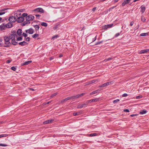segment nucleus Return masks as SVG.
Masks as SVG:
<instances>
[{"instance_id":"1a4fd4ad","label":"nucleus","mask_w":149,"mask_h":149,"mask_svg":"<svg viewBox=\"0 0 149 149\" xmlns=\"http://www.w3.org/2000/svg\"><path fill=\"white\" fill-rule=\"evenodd\" d=\"M99 100V98H95V99H93L91 100H88L86 102L87 103H91L92 102H95L98 101Z\"/></svg>"},{"instance_id":"423d86ee","label":"nucleus","mask_w":149,"mask_h":149,"mask_svg":"<svg viewBox=\"0 0 149 149\" xmlns=\"http://www.w3.org/2000/svg\"><path fill=\"white\" fill-rule=\"evenodd\" d=\"M113 25V24L106 25L102 27V28L103 29H106L108 28H110L112 27Z\"/></svg>"},{"instance_id":"f257e3e1","label":"nucleus","mask_w":149,"mask_h":149,"mask_svg":"<svg viewBox=\"0 0 149 149\" xmlns=\"http://www.w3.org/2000/svg\"><path fill=\"white\" fill-rule=\"evenodd\" d=\"M5 41V44L6 45L5 46L8 47L9 46V45L11 44L10 42H9L10 39L8 37L5 36L4 37Z\"/></svg>"},{"instance_id":"69168bd1","label":"nucleus","mask_w":149,"mask_h":149,"mask_svg":"<svg viewBox=\"0 0 149 149\" xmlns=\"http://www.w3.org/2000/svg\"><path fill=\"white\" fill-rule=\"evenodd\" d=\"M5 13V12H0V15H3Z\"/></svg>"},{"instance_id":"8fccbe9b","label":"nucleus","mask_w":149,"mask_h":149,"mask_svg":"<svg viewBox=\"0 0 149 149\" xmlns=\"http://www.w3.org/2000/svg\"><path fill=\"white\" fill-rule=\"evenodd\" d=\"M49 120V123H52L54 121V120L53 119H52Z\"/></svg>"},{"instance_id":"a18cd8bd","label":"nucleus","mask_w":149,"mask_h":149,"mask_svg":"<svg viewBox=\"0 0 149 149\" xmlns=\"http://www.w3.org/2000/svg\"><path fill=\"white\" fill-rule=\"evenodd\" d=\"M25 40L26 41H29L30 40V38L29 37H27L26 38Z\"/></svg>"},{"instance_id":"5701e85b","label":"nucleus","mask_w":149,"mask_h":149,"mask_svg":"<svg viewBox=\"0 0 149 149\" xmlns=\"http://www.w3.org/2000/svg\"><path fill=\"white\" fill-rule=\"evenodd\" d=\"M147 111L146 110H144L140 111L139 113L141 114H143L146 113H147Z\"/></svg>"},{"instance_id":"f03ea898","label":"nucleus","mask_w":149,"mask_h":149,"mask_svg":"<svg viewBox=\"0 0 149 149\" xmlns=\"http://www.w3.org/2000/svg\"><path fill=\"white\" fill-rule=\"evenodd\" d=\"M33 11L35 12V13H37L39 12L41 13H44V10L43 9L40 8H36L33 10Z\"/></svg>"},{"instance_id":"3c124183","label":"nucleus","mask_w":149,"mask_h":149,"mask_svg":"<svg viewBox=\"0 0 149 149\" xmlns=\"http://www.w3.org/2000/svg\"><path fill=\"white\" fill-rule=\"evenodd\" d=\"M142 97V96H138L136 97V99H140Z\"/></svg>"},{"instance_id":"0e129e2a","label":"nucleus","mask_w":149,"mask_h":149,"mask_svg":"<svg viewBox=\"0 0 149 149\" xmlns=\"http://www.w3.org/2000/svg\"><path fill=\"white\" fill-rule=\"evenodd\" d=\"M96 36L95 38L93 39L92 42H93L96 39Z\"/></svg>"},{"instance_id":"680f3d73","label":"nucleus","mask_w":149,"mask_h":149,"mask_svg":"<svg viewBox=\"0 0 149 149\" xmlns=\"http://www.w3.org/2000/svg\"><path fill=\"white\" fill-rule=\"evenodd\" d=\"M116 6H113L112 7H111L110 9H109V10H111V9H112L113 8H115L116 7Z\"/></svg>"},{"instance_id":"ddd939ff","label":"nucleus","mask_w":149,"mask_h":149,"mask_svg":"<svg viewBox=\"0 0 149 149\" xmlns=\"http://www.w3.org/2000/svg\"><path fill=\"white\" fill-rule=\"evenodd\" d=\"M19 44L21 46H24L25 45H28V43L26 42L25 41H23L21 42H20L19 43Z\"/></svg>"},{"instance_id":"c03bdc74","label":"nucleus","mask_w":149,"mask_h":149,"mask_svg":"<svg viewBox=\"0 0 149 149\" xmlns=\"http://www.w3.org/2000/svg\"><path fill=\"white\" fill-rule=\"evenodd\" d=\"M120 34V33H116L115 36H114V37H117Z\"/></svg>"},{"instance_id":"de8ad7c7","label":"nucleus","mask_w":149,"mask_h":149,"mask_svg":"<svg viewBox=\"0 0 149 149\" xmlns=\"http://www.w3.org/2000/svg\"><path fill=\"white\" fill-rule=\"evenodd\" d=\"M22 35H23V36L24 37H26L27 36V34L26 33H22Z\"/></svg>"},{"instance_id":"2eb2a0df","label":"nucleus","mask_w":149,"mask_h":149,"mask_svg":"<svg viewBox=\"0 0 149 149\" xmlns=\"http://www.w3.org/2000/svg\"><path fill=\"white\" fill-rule=\"evenodd\" d=\"M149 51V49H146L145 50H142L140 52V54L146 53Z\"/></svg>"},{"instance_id":"e2e57ef3","label":"nucleus","mask_w":149,"mask_h":149,"mask_svg":"<svg viewBox=\"0 0 149 149\" xmlns=\"http://www.w3.org/2000/svg\"><path fill=\"white\" fill-rule=\"evenodd\" d=\"M134 24V22H133L132 21L131 22H130V26H132L133 25V24Z\"/></svg>"},{"instance_id":"39448f33","label":"nucleus","mask_w":149,"mask_h":149,"mask_svg":"<svg viewBox=\"0 0 149 149\" xmlns=\"http://www.w3.org/2000/svg\"><path fill=\"white\" fill-rule=\"evenodd\" d=\"M24 20V17L22 16H19L17 17V19H16V21L18 23H20L23 22Z\"/></svg>"},{"instance_id":"09e8293b","label":"nucleus","mask_w":149,"mask_h":149,"mask_svg":"<svg viewBox=\"0 0 149 149\" xmlns=\"http://www.w3.org/2000/svg\"><path fill=\"white\" fill-rule=\"evenodd\" d=\"M86 103H85V104H82V106H83V107H86L87 106V105L88 103H87L86 102Z\"/></svg>"},{"instance_id":"6e6d98bb","label":"nucleus","mask_w":149,"mask_h":149,"mask_svg":"<svg viewBox=\"0 0 149 149\" xmlns=\"http://www.w3.org/2000/svg\"><path fill=\"white\" fill-rule=\"evenodd\" d=\"M124 111L125 112H129V110L128 109H125L124 110Z\"/></svg>"},{"instance_id":"4d7b16f0","label":"nucleus","mask_w":149,"mask_h":149,"mask_svg":"<svg viewBox=\"0 0 149 149\" xmlns=\"http://www.w3.org/2000/svg\"><path fill=\"white\" fill-rule=\"evenodd\" d=\"M71 99H72V100H73L75 99H76V98L75 97V96H71Z\"/></svg>"},{"instance_id":"603ef678","label":"nucleus","mask_w":149,"mask_h":149,"mask_svg":"<svg viewBox=\"0 0 149 149\" xmlns=\"http://www.w3.org/2000/svg\"><path fill=\"white\" fill-rule=\"evenodd\" d=\"M102 42H103L102 41L97 42L96 43L95 45H97L99 44L100 43H102Z\"/></svg>"},{"instance_id":"412c9836","label":"nucleus","mask_w":149,"mask_h":149,"mask_svg":"<svg viewBox=\"0 0 149 149\" xmlns=\"http://www.w3.org/2000/svg\"><path fill=\"white\" fill-rule=\"evenodd\" d=\"M141 11L143 13L145 10V7L143 6H142L141 7Z\"/></svg>"},{"instance_id":"dca6fc26","label":"nucleus","mask_w":149,"mask_h":149,"mask_svg":"<svg viewBox=\"0 0 149 149\" xmlns=\"http://www.w3.org/2000/svg\"><path fill=\"white\" fill-rule=\"evenodd\" d=\"M100 90L99 89H97L95 91H93L90 94L91 95H92L96 93H99V91Z\"/></svg>"},{"instance_id":"393cba45","label":"nucleus","mask_w":149,"mask_h":149,"mask_svg":"<svg viewBox=\"0 0 149 149\" xmlns=\"http://www.w3.org/2000/svg\"><path fill=\"white\" fill-rule=\"evenodd\" d=\"M17 33L18 35H21L22 33V30L21 29H19L17 31Z\"/></svg>"},{"instance_id":"f704fd0d","label":"nucleus","mask_w":149,"mask_h":149,"mask_svg":"<svg viewBox=\"0 0 149 149\" xmlns=\"http://www.w3.org/2000/svg\"><path fill=\"white\" fill-rule=\"evenodd\" d=\"M141 20L142 21L144 22L146 21V19L143 16H142L141 17Z\"/></svg>"},{"instance_id":"c85d7f7f","label":"nucleus","mask_w":149,"mask_h":149,"mask_svg":"<svg viewBox=\"0 0 149 149\" xmlns=\"http://www.w3.org/2000/svg\"><path fill=\"white\" fill-rule=\"evenodd\" d=\"M30 22L29 21H24L23 23V25L24 26L26 24H30Z\"/></svg>"},{"instance_id":"79ce46f5","label":"nucleus","mask_w":149,"mask_h":149,"mask_svg":"<svg viewBox=\"0 0 149 149\" xmlns=\"http://www.w3.org/2000/svg\"><path fill=\"white\" fill-rule=\"evenodd\" d=\"M0 146H6L7 145L6 144L0 143Z\"/></svg>"},{"instance_id":"20e7f679","label":"nucleus","mask_w":149,"mask_h":149,"mask_svg":"<svg viewBox=\"0 0 149 149\" xmlns=\"http://www.w3.org/2000/svg\"><path fill=\"white\" fill-rule=\"evenodd\" d=\"M34 18V16L32 15H29L26 16V20L29 22L30 21H32Z\"/></svg>"},{"instance_id":"e433bc0d","label":"nucleus","mask_w":149,"mask_h":149,"mask_svg":"<svg viewBox=\"0 0 149 149\" xmlns=\"http://www.w3.org/2000/svg\"><path fill=\"white\" fill-rule=\"evenodd\" d=\"M43 123L44 124H47L49 123V120L44 122Z\"/></svg>"},{"instance_id":"b1692460","label":"nucleus","mask_w":149,"mask_h":149,"mask_svg":"<svg viewBox=\"0 0 149 149\" xmlns=\"http://www.w3.org/2000/svg\"><path fill=\"white\" fill-rule=\"evenodd\" d=\"M81 113H82L81 112H77L74 113H73V115L74 116H76L77 115H80L81 114Z\"/></svg>"},{"instance_id":"c9c22d12","label":"nucleus","mask_w":149,"mask_h":149,"mask_svg":"<svg viewBox=\"0 0 149 149\" xmlns=\"http://www.w3.org/2000/svg\"><path fill=\"white\" fill-rule=\"evenodd\" d=\"M97 135L96 133H91L90 134V136H96Z\"/></svg>"},{"instance_id":"bb28decb","label":"nucleus","mask_w":149,"mask_h":149,"mask_svg":"<svg viewBox=\"0 0 149 149\" xmlns=\"http://www.w3.org/2000/svg\"><path fill=\"white\" fill-rule=\"evenodd\" d=\"M39 36V34H35L34 35H33L32 36L33 38H36L38 37Z\"/></svg>"},{"instance_id":"0eeeda50","label":"nucleus","mask_w":149,"mask_h":149,"mask_svg":"<svg viewBox=\"0 0 149 149\" xmlns=\"http://www.w3.org/2000/svg\"><path fill=\"white\" fill-rule=\"evenodd\" d=\"M21 12H22L21 10H18L17 11H15L14 14L15 17H18L19 16L21 15Z\"/></svg>"},{"instance_id":"a878e982","label":"nucleus","mask_w":149,"mask_h":149,"mask_svg":"<svg viewBox=\"0 0 149 149\" xmlns=\"http://www.w3.org/2000/svg\"><path fill=\"white\" fill-rule=\"evenodd\" d=\"M41 25L43 26L46 27L47 26V24L46 23L42 22L41 23Z\"/></svg>"},{"instance_id":"4c0bfd02","label":"nucleus","mask_w":149,"mask_h":149,"mask_svg":"<svg viewBox=\"0 0 149 149\" xmlns=\"http://www.w3.org/2000/svg\"><path fill=\"white\" fill-rule=\"evenodd\" d=\"M119 101H120L119 99H117L116 100H115L113 101V102L114 103H116Z\"/></svg>"},{"instance_id":"f3484780","label":"nucleus","mask_w":149,"mask_h":149,"mask_svg":"<svg viewBox=\"0 0 149 149\" xmlns=\"http://www.w3.org/2000/svg\"><path fill=\"white\" fill-rule=\"evenodd\" d=\"M32 62L31 61H26L23 63L22 64V65H27L30 63H31Z\"/></svg>"},{"instance_id":"6ab92c4d","label":"nucleus","mask_w":149,"mask_h":149,"mask_svg":"<svg viewBox=\"0 0 149 149\" xmlns=\"http://www.w3.org/2000/svg\"><path fill=\"white\" fill-rule=\"evenodd\" d=\"M84 94H85V93H82L81 94H78V95H75V97L76 98V99L77 98L79 97L84 95Z\"/></svg>"},{"instance_id":"49530a36","label":"nucleus","mask_w":149,"mask_h":149,"mask_svg":"<svg viewBox=\"0 0 149 149\" xmlns=\"http://www.w3.org/2000/svg\"><path fill=\"white\" fill-rule=\"evenodd\" d=\"M67 101V100L66 98L65 99H64L63 100H61V103H63L64 102H66Z\"/></svg>"},{"instance_id":"cd10ccee","label":"nucleus","mask_w":149,"mask_h":149,"mask_svg":"<svg viewBox=\"0 0 149 149\" xmlns=\"http://www.w3.org/2000/svg\"><path fill=\"white\" fill-rule=\"evenodd\" d=\"M148 33H141L140 35V36H147V35H148Z\"/></svg>"},{"instance_id":"9d476101","label":"nucleus","mask_w":149,"mask_h":149,"mask_svg":"<svg viewBox=\"0 0 149 149\" xmlns=\"http://www.w3.org/2000/svg\"><path fill=\"white\" fill-rule=\"evenodd\" d=\"M5 25L6 28H11L13 26V24L12 23L9 22L6 24H5Z\"/></svg>"},{"instance_id":"bf43d9fd","label":"nucleus","mask_w":149,"mask_h":149,"mask_svg":"<svg viewBox=\"0 0 149 149\" xmlns=\"http://www.w3.org/2000/svg\"><path fill=\"white\" fill-rule=\"evenodd\" d=\"M96 8H97L96 7H94L92 9V10L94 12L96 9Z\"/></svg>"},{"instance_id":"9b49d317","label":"nucleus","mask_w":149,"mask_h":149,"mask_svg":"<svg viewBox=\"0 0 149 149\" xmlns=\"http://www.w3.org/2000/svg\"><path fill=\"white\" fill-rule=\"evenodd\" d=\"M6 29L5 24L3 23L0 25V31L5 30Z\"/></svg>"},{"instance_id":"aec40b11","label":"nucleus","mask_w":149,"mask_h":149,"mask_svg":"<svg viewBox=\"0 0 149 149\" xmlns=\"http://www.w3.org/2000/svg\"><path fill=\"white\" fill-rule=\"evenodd\" d=\"M34 26V28H35V30L36 31L38 30L40 28L39 26L37 25H34V26Z\"/></svg>"},{"instance_id":"473e14b6","label":"nucleus","mask_w":149,"mask_h":149,"mask_svg":"<svg viewBox=\"0 0 149 149\" xmlns=\"http://www.w3.org/2000/svg\"><path fill=\"white\" fill-rule=\"evenodd\" d=\"M8 136L7 134H1L0 135V138L5 137L7 136Z\"/></svg>"},{"instance_id":"052dcab7","label":"nucleus","mask_w":149,"mask_h":149,"mask_svg":"<svg viewBox=\"0 0 149 149\" xmlns=\"http://www.w3.org/2000/svg\"><path fill=\"white\" fill-rule=\"evenodd\" d=\"M11 62V61L10 60H8L7 61L6 63H9Z\"/></svg>"},{"instance_id":"6e6552de","label":"nucleus","mask_w":149,"mask_h":149,"mask_svg":"<svg viewBox=\"0 0 149 149\" xmlns=\"http://www.w3.org/2000/svg\"><path fill=\"white\" fill-rule=\"evenodd\" d=\"M25 32L29 34H32L34 32V30L32 28L25 30Z\"/></svg>"},{"instance_id":"774afa93","label":"nucleus","mask_w":149,"mask_h":149,"mask_svg":"<svg viewBox=\"0 0 149 149\" xmlns=\"http://www.w3.org/2000/svg\"><path fill=\"white\" fill-rule=\"evenodd\" d=\"M57 28V26H56L54 27L53 28L54 30H55Z\"/></svg>"},{"instance_id":"f8f14e48","label":"nucleus","mask_w":149,"mask_h":149,"mask_svg":"<svg viewBox=\"0 0 149 149\" xmlns=\"http://www.w3.org/2000/svg\"><path fill=\"white\" fill-rule=\"evenodd\" d=\"M16 36H17L16 34H11L10 35L9 37H9L10 39H11L12 40H14L15 39V37Z\"/></svg>"},{"instance_id":"a211bd4d","label":"nucleus","mask_w":149,"mask_h":149,"mask_svg":"<svg viewBox=\"0 0 149 149\" xmlns=\"http://www.w3.org/2000/svg\"><path fill=\"white\" fill-rule=\"evenodd\" d=\"M109 85V83H107V82L105 83L102 85L99 86V87H104L106 86H107Z\"/></svg>"},{"instance_id":"c756f323","label":"nucleus","mask_w":149,"mask_h":149,"mask_svg":"<svg viewBox=\"0 0 149 149\" xmlns=\"http://www.w3.org/2000/svg\"><path fill=\"white\" fill-rule=\"evenodd\" d=\"M22 39V36H20L19 37H18L17 38V41H21Z\"/></svg>"},{"instance_id":"7c9ffc66","label":"nucleus","mask_w":149,"mask_h":149,"mask_svg":"<svg viewBox=\"0 0 149 149\" xmlns=\"http://www.w3.org/2000/svg\"><path fill=\"white\" fill-rule=\"evenodd\" d=\"M17 66H12L11 68V69L13 71H15L16 68H17Z\"/></svg>"},{"instance_id":"2f4dec72","label":"nucleus","mask_w":149,"mask_h":149,"mask_svg":"<svg viewBox=\"0 0 149 149\" xmlns=\"http://www.w3.org/2000/svg\"><path fill=\"white\" fill-rule=\"evenodd\" d=\"M97 81L96 80H93L92 81H90L89 82V84H92L95 82Z\"/></svg>"},{"instance_id":"4468645a","label":"nucleus","mask_w":149,"mask_h":149,"mask_svg":"<svg viewBox=\"0 0 149 149\" xmlns=\"http://www.w3.org/2000/svg\"><path fill=\"white\" fill-rule=\"evenodd\" d=\"M130 0H125L122 3V5L123 6H124L126 4L128 3Z\"/></svg>"},{"instance_id":"a19ab883","label":"nucleus","mask_w":149,"mask_h":149,"mask_svg":"<svg viewBox=\"0 0 149 149\" xmlns=\"http://www.w3.org/2000/svg\"><path fill=\"white\" fill-rule=\"evenodd\" d=\"M115 57H112L109 58H108V60L109 61L115 58Z\"/></svg>"},{"instance_id":"5fc2aeb1","label":"nucleus","mask_w":149,"mask_h":149,"mask_svg":"<svg viewBox=\"0 0 149 149\" xmlns=\"http://www.w3.org/2000/svg\"><path fill=\"white\" fill-rule=\"evenodd\" d=\"M113 81H110V82H107V83H109V85H110V84H113Z\"/></svg>"},{"instance_id":"864d4df0","label":"nucleus","mask_w":149,"mask_h":149,"mask_svg":"<svg viewBox=\"0 0 149 149\" xmlns=\"http://www.w3.org/2000/svg\"><path fill=\"white\" fill-rule=\"evenodd\" d=\"M127 93H124L122 95V97H125L127 96Z\"/></svg>"},{"instance_id":"338daca9","label":"nucleus","mask_w":149,"mask_h":149,"mask_svg":"<svg viewBox=\"0 0 149 149\" xmlns=\"http://www.w3.org/2000/svg\"><path fill=\"white\" fill-rule=\"evenodd\" d=\"M66 99L67 100H69L70 99H71V97H68L66 98Z\"/></svg>"},{"instance_id":"4be33fe9","label":"nucleus","mask_w":149,"mask_h":149,"mask_svg":"<svg viewBox=\"0 0 149 149\" xmlns=\"http://www.w3.org/2000/svg\"><path fill=\"white\" fill-rule=\"evenodd\" d=\"M12 44L14 45H16L17 42L15 41V39L12 40Z\"/></svg>"},{"instance_id":"ea45409f","label":"nucleus","mask_w":149,"mask_h":149,"mask_svg":"<svg viewBox=\"0 0 149 149\" xmlns=\"http://www.w3.org/2000/svg\"><path fill=\"white\" fill-rule=\"evenodd\" d=\"M83 107V106H82V104H79L77 106V108L81 109Z\"/></svg>"},{"instance_id":"7ed1b4c3","label":"nucleus","mask_w":149,"mask_h":149,"mask_svg":"<svg viewBox=\"0 0 149 149\" xmlns=\"http://www.w3.org/2000/svg\"><path fill=\"white\" fill-rule=\"evenodd\" d=\"M8 21L9 22L13 24V23L15 22L16 21V17L15 16L10 17L8 19Z\"/></svg>"},{"instance_id":"13d9d810","label":"nucleus","mask_w":149,"mask_h":149,"mask_svg":"<svg viewBox=\"0 0 149 149\" xmlns=\"http://www.w3.org/2000/svg\"><path fill=\"white\" fill-rule=\"evenodd\" d=\"M138 115V114H132V115H130V116L132 117H134V116H137Z\"/></svg>"},{"instance_id":"58836bf2","label":"nucleus","mask_w":149,"mask_h":149,"mask_svg":"<svg viewBox=\"0 0 149 149\" xmlns=\"http://www.w3.org/2000/svg\"><path fill=\"white\" fill-rule=\"evenodd\" d=\"M58 37V35H55L53 36L52 38V39H54L55 38H57Z\"/></svg>"},{"instance_id":"72a5a7b5","label":"nucleus","mask_w":149,"mask_h":149,"mask_svg":"<svg viewBox=\"0 0 149 149\" xmlns=\"http://www.w3.org/2000/svg\"><path fill=\"white\" fill-rule=\"evenodd\" d=\"M58 93H54L53 94H52L50 96L51 98H52L54 97V96L56 95L57 94H58Z\"/></svg>"},{"instance_id":"37998d69","label":"nucleus","mask_w":149,"mask_h":149,"mask_svg":"<svg viewBox=\"0 0 149 149\" xmlns=\"http://www.w3.org/2000/svg\"><path fill=\"white\" fill-rule=\"evenodd\" d=\"M27 14L26 13H24L22 15V16L23 17H25L27 15Z\"/></svg>"}]
</instances>
